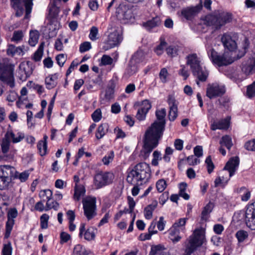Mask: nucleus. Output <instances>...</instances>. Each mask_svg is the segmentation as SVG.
Masks as SVG:
<instances>
[{"label": "nucleus", "mask_w": 255, "mask_h": 255, "mask_svg": "<svg viewBox=\"0 0 255 255\" xmlns=\"http://www.w3.org/2000/svg\"><path fill=\"white\" fill-rule=\"evenodd\" d=\"M18 179L20 182H25L29 176L28 170L19 172L15 171V168L10 165L0 166V190H4L8 188L11 181V177Z\"/></svg>", "instance_id": "f257e3e1"}, {"label": "nucleus", "mask_w": 255, "mask_h": 255, "mask_svg": "<svg viewBox=\"0 0 255 255\" xmlns=\"http://www.w3.org/2000/svg\"><path fill=\"white\" fill-rule=\"evenodd\" d=\"M150 176V169L148 164L141 162L136 164L128 172L127 180L133 185H141L146 183Z\"/></svg>", "instance_id": "f03ea898"}, {"label": "nucleus", "mask_w": 255, "mask_h": 255, "mask_svg": "<svg viewBox=\"0 0 255 255\" xmlns=\"http://www.w3.org/2000/svg\"><path fill=\"white\" fill-rule=\"evenodd\" d=\"M186 64L190 66L193 75L200 81H206L209 72L205 67L202 66L201 58L196 54L193 53L188 55L186 57Z\"/></svg>", "instance_id": "7ed1b4c3"}, {"label": "nucleus", "mask_w": 255, "mask_h": 255, "mask_svg": "<svg viewBox=\"0 0 255 255\" xmlns=\"http://www.w3.org/2000/svg\"><path fill=\"white\" fill-rule=\"evenodd\" d=\"M205 229L200 227L196 229L188 239L184 255H191L198 247L206 242Z\"/></svg>", "instance_id": "20e7f679"}, {"label": "nucleus", "mask_w": 255, "mask_h": 255, "mask_svg": "<svg viewBox=\"0 0 255 255\" xmlns=\"http://www.w3.org/2000/svg\"><path fill=\"white\" fill-rule=\"evenodd\" d=\"M14 70V65L7 59H3L0 62V81L12 89L15 87Z\"/></svg>", "instance_id": "39448f33"}, {"label": "nucleus", "mask_w": 255, "mask_h": 255, "mask_svg": "<svg viewBox=\"0 0 255 255\" xmlns=\"http://www.w3.org/2000/svg\"><path fill=\"white\" fill-rule=\"evenodd\" d=\"M160 136L149 132V130H146L143 139V147L141 151V155L145 159L147 158L152 150L158 144Z\"/></svg>", "instance_id": "423d86ee"}, {"label": "nucleus", "mask_w": 255, "mask_h": 255, "mask_svg": "<svg viewBox=\"0 0 255 255\" xmlns=\"http://www.w3.org/2000/svg\"><path fill=\"white\" fill-rule=\"evenodd\" d=\"M187 218H180L172 225L168 231L169 234V238L174 243L179 242L182 238L181 233H184L185 231V224Z\"/></svg>", "instance_id": "0eeeda50"}, {"label": "nucleus", "mask_w": 255, "mask_h": 255, "mask_svg": "<svg viewBox=\"0 0 255 255\" xmlns=\"http://www.w3.org/2000/svg\"><path fill=\"white\" fill-rule=\"evenodd\" d=\"M208 54L212 62L219 66L230 64L236 60L235 56L231 52L225 51L224 54L220 55L211 49L208 50Z\"/></svg>", "instance_id": "6e6552de"}, {"label": "nucleus", "mask_w": 255, "mask_h": 255, "mask_svg": "<svg viewBox=\"0 0 255 255\" xmlns=\"http://www.w3.org/2000/svg\"><path fill=\"white\" fill-rule=\"evenodd\" d=\"M155 114L158 121L154 122L147 130H149L150 133L161 137L165 124L166 110L161 109L157 110Z\"/></svg>", "instance_id": "1a4fd4ad"}, {"label": "nucleus", "mask_w": 255, "mask_h": 255, "mask_svg": "<svg viewBox=\"0 0 255 255\" xmlns=\"http://www.w3.org/2000/svg\"><path fill=\"white\" fill-rule=\"evenodd\" d=\"M33 0H10L11 7L15 11L16 16H21L24 11V6L25 9V17L31 13L32 5Z\"/></svg>", "instance_id": "9d476101"}, {"label": "nucleus", "mask_w": 255, "mask_h": 255, "mask_svg": "<svg viewBox=\"0 0 255 255\" xmlns=\"http://www.w3.org/2000/svg\"><path fill=\"white\" fill-rule=\"evenodd\" d=\"M48 8L49 13L47 17L49 21L48 27L49 30H56L59 27V23L57 18L59 12V8L55 1L50 2Z\"/></svg>", "instance_id": "9b49d317"}, {"label": "nucleus", "mask_w": 255, "mask_h": 255, "mask_svg": "<svg viewBox=\"0 0 255 255\" xmlns=\"http://www.w3.org/2000/svg\"><path fill=\"white\" fill-rule=\"evenodd\" d=\"M84 215L88 220L93 218L96 213V198L88 196L82 200Z\"/></svg>", "instance_id": "f8f14e48"}, {"label": "nucleus", "mask_w": 255, "mask_h": 255, "mask_svg": "<svg viewBox=\"0 0 255 255\" xmlns=\"http://www.w3.org/2000/svg\"><path fill=\"white\" fill-rule=\"evenodd\" d=\"M115 175L111 172H100L95 175L94 183L99 189L112 184Z\"/></svg>", "instance_id": "ddd939ff"}, {"label": "nucleus", "mask_w": 255, "mask_h": 255, "mask_svg": "<svg viewBox=\"0 0 255 255\" xmlns=\"http://www.w3.org/2000/svg\"><path fill=\"white\" fill-rule=\"evenodd\" d=\"M123 40L122 30L120 27L115 29L111 32L106 42L105 50H108L118 46Z\"/></svg>", "instance_id": "4468645a"}, {"label": "nucleus", "mask_w": 255, "mask_h": 255, "mask_svg": "<svg viewBox=\"0 0 255 255\" xmlns=\"http://www.w3.org/2000/svg\"><path fill=\"white\" fill-rule=\"evenodd\" d=\"M151 105L148 100H145L141 102H137L134 105V108L137 110L135 117L139 121L145 120L146 115L150 109Z\"/></svg>", "instance_id": "2eb2a0df"}, {"label": "nucleus", "mask_w": 255, "mask_h": 255, "mask_svg": "<svg viewBox=\"0 0 255 255\" xmlns=\"http://www.w3.org/2000/svg\"><path fill=\"white\" fill-rule=\"evenodd\" d=\"M1 151L9 159H12L17 153V150L11 144V142L4 136L0 141Z\"/></svg>", "instance_id": "dca6fc26"}, {"label": "nucleus", "mask_w": 255, "mask_h": 255, "mask_svg": "<svg viewBox=\"0 0 255 255\" xmlns=\"http://www.w3.org/2000/svg\"><path fill=\"white\" fill-rule=\"evenodd\" d=\"M226 92L225 86L223 84L217 83L208 84L206 96L210 99H213L217 97L221 96Z\"/></svg>", "instance_id": "f3484780"}, {"label": "nucleus", "mask_w": 255, "mask_h": 255, "mask_svg": "<svg viewBox=\"0 0 255 255\" xmlns=\"http://www.w3.org/2000/svg\"><path fill=\"white\" fill-rule=\"evenodd\" d=\"M245 221L248 228L251 230H255V202L247 206L245 215Z\"/></svg>", "instance_id": "a211bd4d"}, {"label": "nucleus", "mask_w": 255, "mask_h": 255, "mask_svg": "<svg viewBox=\"0 0 255 255\" xmlns=\"http://www.w3.org/2000/svg\"><path fill=\"white\" fill-rule=\"evenodd\" d=\"M18 77L22 81H25L32 73L31 63L29 61L21 62L18 67Z\"/></svg>", "instance_id": "6ab92c4d"}, {"label": "nucleus", "mask_w": 255, "mask_h": 255, "mask_svg": "<svg viewBox=\"0 0 255 255\" xmlns=\"http://www.w3.org/2000/svg\"><path fill=\"white\" fill-rule=\"evenodd\" d=\"M167 102L169 106V120L174 121L178 116L177 103L175 97L172 95L168 96Z\"/></svg>", "instance_id": "aec40b11"}, {"label": "nucleus", "mask_w": 255, "mask_h": 255, "mask_svg": "<svg viewBox=\"0 0 255 255\" xmlns=\"http://www.w3.org/2000/svg\"><path fill=\"white\" fill-rule=\"evenodd\" d=\"M240 159L238 156L231 157L226 163L224 169L227 170L230 174V177H232L238 169Z\"/></svg>", "instance_id": "412c9836"}, {"label": "nucleus", "mask_w": 255, "mask_h": 255, "mask_svg": "<svg viewBox=\"0 0 255 255\" xmlns=\"http://www.w3.org/2000/svg\"><path fill=\"white\" fill-rule=\"evenodd\" d=\"M96 229L93 227H90L86 229L85 224L82 223L79 228V236L84 235V239L87 241H91L94 239Z\"/></svg>", "instance_id": "4be33fe9"}, {"label": "nucleus", "mask_w": 255, "mask_h": 255, "mask_svg": "<svg viewBox=\"0 0 255 255\" xmlns=\"http://www.w3.org/2000/svg\"><path fill=\"white\" fill-rule=\"evenodd\" d=\"M12 143L20 142L24 138V133L21 131L14 132L11 129H8L4 135Z\"/></svg>", "instance_id": "5701e85b"}, {"label": "nucleus", "mask_w": 255, "mask_h": 255, "mask_svg": "<svg viewBox=\"0 0 255 255\" xmlns=\"http://www.w3.org/2000/svg\"><path fill=\"white\" fill-rule=\"evenodd\" d=\"M221 41L224 47L228 49V51H227V52H231L234 56H235L234 50L236 48L237 44L231 36L228 34H225L222 36Z\"/></svg>", "instance_id": "b1692460"}, {"label": "nucleus", "mask_w": 255, "mask_h": 255, "mask_svg": "<svg viewBox=\"0 0 255 255\" xmlns=\"http://www.w3.org/2000/svg\"><path fill=\"white\" fill-rule=\"evenodd\" d=\"M115 88V85L113 83H111L108 85L105 91L101 95L100 99L102 104L109 102L114 98Z\"/></svg>", "instance_id": "393cba45"}, {"label": "nucleus", "mask_w": 255, "mask_h": 255, "mask_svg": "<svg viewBox=\"0 0 255 255\" xmlns=\"http://www.w3.org/2000/svg\"><path fill=\"white\" fill-rule=\"evenodd\" d=\"M28 50V48L24 45L16 47L13 45H10L7 49V54L12 57L14 56H23Z\"/></svg>", "instance_id": "a878e982"}, {"label": "nucleus", "mask_w": 255, "mask_h": 255, "mask_svg": "<svg viewBox=\"0 0 255 255\" xmlns=\"http://www.w3.org/2000/svg\"><path fill=\"white\" fill-rule=\"evenodd\" d=\"M231 117L228 116L225 119H221L218 121H214L211 124V129L216 130V129H227L230 124Z\"/></svg>", "instance_id": "bb28decb"}, {"label": "nucleus", "mask_w": 255, "mask_h": 255, "mask_svg": "<svg viewBox=\"0 0 255 255\" xmlns=\"http://www.w3.org/2000/svg\"><path fill=\"white\" fill-rule=\"evenodd\" d=\"M117 16L121 20L130 19L131 17V10L125 5L120 6L116 11Z\"/></svg>", "instance_id": "cd10ccee"}, {"label": "nucleus", "mask_w": 255, "mask_h": 255, "mask_svg": "<svg viewBox=\"0 0 255 255\" xmlns=\"http://www.w3.org/2000/svg\"><path fill=\"white\" fill-rule=\"evenodd\" d=\"M150 57V53L148 50L140 49L134 54L132 60L134 62L139 63L146 61L148 60V58Z\"/></svg>", "instance_id": "c85d7f7f"}, {"label": "nucleus", "mask_w": 255, "mask_h": 255, "mask_svg": "<svg viewBox=\"0 0 255 255\" xmlns=\"http://www.w3.org/2000/svg\"><path fill=\"white\" fill-rule=\"evenodd\" d=\"M202 5L200 4L195 6L188 7L182 11V15L187 19H190L202 9Z\"/></svg>", "instance_id": "c756f323"}, {"label": "nucleus", "mask_w": 255, "mask_h": 255, "mask_svg": "<svg viewBox=\"0 0 255 255\" xmlns=\"http://www.w3.org/2000/svg\"><path fill=\"white\" fill-rule=\"evenodd\" d=\"M218 17V27L220 28L227 23L230 22L232 19V14L226 12L222 11L216 14Z\"/></svg>", "instance_id": "7c9ffc66"}, {"label": "nucleus", "mask_w": 255, "mask_h": 255, "mask_svg": "<svg viewBox=\"0 0 255 255\" xmlns=\"http://www.w3.org/2000/svg\"><path fill=\"white\" fill-rule=\"evenodd\" d=\"M203 24L207 26H214L216 28H219L218 27V17L217 15L208 14L202 18Z\"/></svg>", "instance_id": "2f4dec72"}, {"label": "nucleus", "mask_w": 255, "mask_h": 255, "mask_svg": "<svg viewBox=\"0 0 255 255\" xmlns=\"http://www.w3.org/2000/svg\"><path fill=\"white\" fill-rule=\"evenodd\" d=\"M235 192L240 195L241 199L243 202L248 201L251 198V191L245 186L236 189Z\"/></svg>", "instance_id": "473e14b6"}, {"label": "nucleus", "mask_w": 255, "mask_h": 255, "mask_svg": "<svg viewBox=\"0 0 255 255\" xmlns=\"http://www.w3.org/2000/svg\"><path fill=\"white\" fill-rule=\"evenodd\" d=\"M86 193V190L83 185L76 184L74 187L73 199L76 201H79Z\"/></svg>", "instance_id": "72a5a7b5"}, {"label": "nucleus", "mask_w": 255, "mask_h": 255, "mask_svg": "<svg viewBox=\"0 0 255 255\" xmlns=\"http://www.w3.org/2000/svg\"><path fill=\"white\" fill-rule=\"evenodd\" d=\"M157 201L155 200L144 208V215L145 219L149 220L152 218L153 212L157 207Z\"/></svg>", "instance_id": "f704fd0d"}, {"label": "nucleus", "mask_w": 255, "mask_h": 255, "mask_svg": "<svg viewBox=\"0 0 255 255\" xmlns=\"http://www.w3.org/2000/svg\"><path fill=\"white\" fill-rule=\"evenodd\" d=\"M161 23L160 19L159 17L156 16L152 19L147 21L143 23L145 28L149 31L152 28L159 26Z\"/></svg>", "instance_id": "c9c22d12"}, {"label": "nucleus", "mask_w": 255, "mask_h": 255, "mask_svg": "<svg viewBox=\"0 0 255 255\" xmlns=\"http://www.w3.org/2000/svg\"><path fill=\"white\" fill-rule=\"evenodd\" d=\"M58 75L56 74L48 76L45 78V81L46 87L51 89L55 87L57 83Z\"/></svg>", "instance_id": "e433bc0d"}, {"label": "nucleus", "mask_w": 255, "mask_h": 255, "mask_svg": "<svg viewBox=\"0 0 255 255\" xmlns=\"http://www.w3.org/2000/svg\"><path fill=\"white\" fill-rule=\"evenodd\" d=\"M109 128L108 124L106 123L102 124L99 126L96 133V137L99 139L102 138L108 131Z\"/></svg>", "instance_id": "4c0bfd02"}, {"label": "nucleus", "mask_w": 255, "mask_h": 255, "mask_svg": "<svg viewBox=\"0 0 255 255\" xmlns=\"http://www.w3.org/2000/svg\"><path fill=\"white\" fill-rule=\"evenodd\" d=\"M214 207L213 203L210 202L204 208L201 213V219L202 220H207L209 217V215L212 212Z\"/></svg>", "instance_id": "58836bf2"}, {"label": "nucleus", "mask_w": 255, "mask_h": 255, "mask_svg": "<svg viewBox=\"0 0 255 255\" xmlns=\"http://www.w3.org/2000/svg\"><path fill=\"white\" fill-rule=\"evenodd\" d=\"M220 144L221 146H225L226 148L230 150L231 147L233 145L231 137L228 135H225L222 137L220 141Z\"/></svg>", "instance_id": "ea45409f"}, {"label": "nucleus", "mask_w": 255, "mask_h": 255, "mask_svg": "<svg viewBox=\"0 0 255 255\" xmlns=\"http://www.w3.org/2000/svg\"><path fill=\"white\" fill-rule=\"evenodd\" d=\"M39 39V33L37 30L31 31L29 33L28 42L31 46H35L38 42Z\"/></svg>", "instance_id": "a19ab883"}, {"label": "nucleus", "mask_w": 255, "mask_h": 255, "mask_svg": "<svg viewBox=\"0 0 255 255\" xmlns=\"http://www.w3.org/2000/svg\"><path fill=\"white\" fill-rule=\"evenodd\" d=\"M187 186V184L185 182H182L179 184V195L185 200H188L190 198V196L185 192Z\"/></svg>", "instance_id": "79ce46f5"}, {"label": "nucleus", "mask_w": 255, "mask_h": 255, "mask_svg": "<svg viewBox=\"0 0 255 255\" xmlns=\"http://www.w3.org/2000/svg\"><path fill=\"white\" fill-rule=\"evenodd\" d=\"M72 255H88V253L85 247L78 244L74 247Z\"/></svg>", "instance_id": "37998d69"}, {"label": "nucleus", "mask_w": 255, "mask_h": 255, "mask_svg": "<svg viewBox=\"0 0 255 255\" xmlns=\"http://www.w3.org/2000/svg\"><path fill=\"white\" fill-rule=\"evenodd\" d=\"M236 237L238 239L239 243H243L248 238V233L243 230H240L237 231L235 235Z\"/></svg>", "instance_id": "c03bdc74"}, {"label": "nucleus", "mask_w": 255, "mask_h": 255, "mask_svg": "<svg viewBox=\"0 0 255 255\" xmlns=\"http://www.w3.org/2000/svg\"><path fill=\"white\" fill-rule=\"evenodd\" d=\"M37 146L41 156H44L47 154V142L39 141Z\"/></svg>", "instance_id": "a18cd8bd"}, {"label": "nucleus", "mask_w": 255, "mask_h": 255, "mask_svg": "<svg viewBox=\"0 0 255 255\" xmlns=\"http://www.w3.org/2000/svg\"><path fill=\"white\" fill-rule=\"evenodd\" d=\"M246 96L252 98L255 96V81L247 88Z\"/></svg>", "instance_id": "49530a36"}, {"label": "nucleus", "mask_w": 255, "mask_h": 255, "mask_svg": "<svg viewBox=\"0 0 255 255\" xmlns=\"http://www.w3.org/2000/svg\"><path fill=\"white\" fill-rule=\"evenodd\" d=\"M52 192L50 189L41 191L40 193V197L43 198V200H51L52 197Z\"/></svg>", "instance_id": "de8ad7c7"}, {"label": "nucleus", "mask_w": 255, "mask_h": 255, "mask_svg": "<svg viewBox=\"0 0 255 255\" xmlns=\"http://www.w3.org/2000/svg\"><path fill=\"white\" fill-rule=\"evenodd\" d=\"M162 159L161 154L160 151L155 150L153 153V159L151 161V164L153 166L158 165V161Z\"/></svg>", "instance_id": "09e8293b"}, {"label": "nucleus", "mask_w": 255, "mask_h": 255, "mask_svg": "<svg viewBox=\"0 0 255 255\" xmlns=\"http://www.w3.org/2000/svg\"><path fill=\"white\" fill-rule=\"evenodd\" d=\"M166 45L167 43L165 41H161L160 43L154 48V52L158 56L162 55Z\"/></svg>", "instance_id": "8fccbe9b"}, {"label": "nucleus", "mask_w": 255, "mask_h": 255, "mask_svg": "<svg viewBox=\"0 0 255 255\" xmlns=\"http://www.w3.org/2000/svg\"><path fill=\"white\" fill-rule=\"evenodd\" d=\"M24 36V33L21 30L15 31L13 32L11 40L16 43L19 42Z\"/></svg>", "instance_id": "3c124183"}, {"label": "nucleus", "mask_w": 255, "mask_h": 255, "mask_svg": "<svg viewBox=\"0 0 255 255\" xmlns=\"http://www.w3.org/2000/svg\"><path fill=\"white\" fill-rule=\"evenodd\" d=\"M167 187L165 180L163 179L158 180L156 183V187L159 192H163Z\"/></svg>", "instance_id": "603ef678"}, {"label": "nucleus", "mask_w": 255, "mask_h": 255, "mask_svg": "<svg viewBox=\"0 0 255 255\" xmlns=\"http://www.w3.org/2000/svg\"><path fill=\"white\" fill-rule=\"evenodd\" d=\"M14 224V220H11L7 219V221L6 223V226H5V237H8L12 229L13 225Z\"/></svg>", "instance_id": "864d4df0"}, {"label": "nucleus", "mask_w": 255, "mask_h": 255, "mask_svg": "<svg viewBox=\"0 0 255 255\" xmlns=\"http://www.w3.org/2000/svg\"><path fill=\"white\" fill-rule=\"evenodd\" d=\"M138 68L137 65L134 64V61L131 60L130 61L129 66L127 68V72L130 75H133L137 71Z\"/></svg>", "instance_id": "5fc2aeb1"}, {"label": "nucleus", "mask_w": 255, "mask_h": 255, "mask_svg": "<svg viewBox=\"0 0 255 255\" xmlns=\"http://www.w3.org/2000/svg\"><path fill=\"white\" fill-rule=\"evenodd\" d=\"M98 28L96 26H92L90 30V34L89 35V38L92 41H95L98 38Z\"/></svg>", "instance_id": "6e6d98bb"}, {"label": "nucleus", "mask_w": 255, "mask_h": 255, "mask_svg": "<svg viewBox=\"0 0 255 255\" xmlns=\"http://www.w3.org/2000/svg\"><path fill=\"white\" fill-rule=\"evenodd\" d=\"M114 157V151H111L108 153L103 158L102 161L105 165H108L111 163Z\"/></svg>", "instance_id": "4d7b16f0"}, {"label": "nucleus", "mask_w": 255, "mask_h": 255, "mask_svg": "<svg viewBox=\"0 0 255 255\" xmlns=\"http://www.w3.org/2000/svg\"><path fill=\"white\" fill-rule=\"evenodd\" d=\"M49 219V216L46 214H44L40 217V226L42 229H46L48 227Z\"/></svg>", "instance_id": "13d9d810"}, {"label": "nucleus", "mask_w": 255, "mask_h": 255, "mask_svg": "<svg viewBox=\"0 0 255 255\" xmlns=\"http://www.w3.org/2000/svg\"><path fill=\"white\" fill-rule=\"evenodd\" d=\"M59 207V204L56 201L50 202V200H47L46 204L45 211H48L51 209H54L55 210H57Z\"/></svg>", "instance_id": "bf43d9fd"}, {"label": "nucleus", "mask_w": 255, "mask_h": 255, "mask_svg": "<svg viewBox=\"0 0 255 255\" xmlns=\"http://www.w3.org/2000/svg\"><path fill=\"white\" fill-rule=\"evenodd\" d=\"M113 59L108 55H104L101 58V65H111L113 63Z\"/></svg>", "instance_id": "052dcab7"}, {"label": "nucleus", "mask_w": 255, "mask_h": 255, "mask_svg": "<svg viewBox=\"0 0 255 255\" xmlns=\"http://www.w3.org/2000/svg\"><path fill=\"white\" fill-rule=\"evenodd\" d=\"M43 52V46L41 44L34 54V59L36 61H40L42 58Z\"/></svg>", "instance_id": "680f3d73"}, {"label": "nucleus", "mask_w": 255, "mask_h": 255, "mask_svg": "<svg viewBox=\"0 0 255 255\" xmlns=\"http://www.w3.org/2000/svg\"><path fill=\"white\" fill-rule=\"evenodd\" d=\"M187 163L189 165H195L200 163V160L194 155H191L187 157Z\"/></svg>", "instance_id": "e2e57ef3"}, {"label": "nucleus", "mask_w": 255, "mask_h": 255, "mask_svg": "<svg viewBox=\"0 0 255 255\" xmlns=\"http://www.w3.org/2000/svg\"><path fill=\"white\" fill-rule=\"evenodd\" d=\"M92 48L91 43L86 41L81 43L80 45L79 51L81 53H83L89 50Z\"/></svg>", "instance_id": "0e129e2a"}, {"label": "nucleus", "mask_w": 255, "mask_h": 255, "mask_svg": "<svg viewBox=\"0 0 255 255\" xmlns=\"http://www.w3.org/2000/svg\"><path fill=\"white\" fill-rule=\"evenodd\" d=\"M92 118L95 122H99L102 119V112L100 109L96 110L92 115Z\"/></svg>", "instance_id": "69168bd1"}, {"label": "nucleus", "mask_w": 255, "mask_h": 255, "mask_svg": "<svg viewBox=\"0 0 255 255\" xmlns=\"http://www.w3.org/2000/svg\"><path fill=\"white\" fill-rule=\"evenodd\" d=\"M177 48L176 46H170L166 48L167 54L171 56L174 57L177 55Z\"/></svg>", "instance_id": "338daca9"}, {"label": "nucleus", "mask_w": 255, "mask_h": 255, "mask_svg": "<svg viewBox=\"0 0 255 255\" xmlns=\"http://www.w3.org/2000/svg\"><path fill=\"white\" fill-rule=\"evenodd\" d=\"M2 253L3 255H11L12 247L10 243L4 245Z\"/></svg>", "instance_id": "774afa93"}]
</instances>
